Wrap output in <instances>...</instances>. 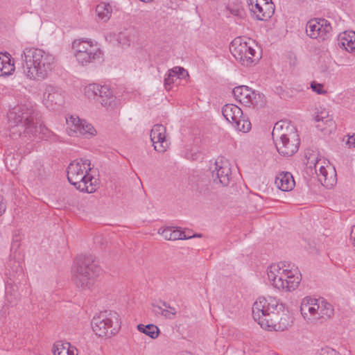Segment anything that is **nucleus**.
Segmentation results:
<instances>
[{"label": "nucleus", "instance_id": "43", "mask_svg": "<svg viewBox=\"0 0 355 355\" xmlns=\"http://www.w3.org/2000/svg\"><path fill=\"white\" fill-rule=\"evenodd\" d=\"M275 265L279 266V268H281V270H283V269H291L293 270H294L295 269H297V268L295 267V265L291 262L281 261Z\"/></svg>", "mask_w": 355, "mask_h": 355}, {"label": "nucleus", "instance_id": "40", "mask_svg": "<svg viewBox=\"0 0 355 355\" xmlns=\"http://www.w3.org/2000/svg\"><path fill=\"white\" fill-rule=\"evenodd\" d=\"M227 8L229 10L230 13L234 16L241 17L243 14V9L241 5H228Z\"/></svg>", "mask_w": 355, "mask_h": 355}, {"label": "nucleus", "instance_id": "14", "mask_svg": "<svg viewBox=\"0 0 355 355\" xmlns=\"http://www.w3.org/2000/svg\"><path fill=\"white\" fill-rule=\"evenodd\" d=\"M293 270L291 269H283L275 264L271 265L267 270L268 279L272 286L279 290H282L286 284V280L291 275H293Z\"/></svg>", "mask_w": 355, "mask_h": 355}, {"label": "nucleus", "instance_id": "26", "mask_svg": "<svg viewBox=\"0 0 355 355\" xmlns=\"http://www.w3.org/2000/svg\"><path fill=\"white\" fill-rule=\"evenodd\" d=\"M11 61L8 53H0V76H8L15 71L14 62Z\"/></svg>", "mask_w": 355, "mask_h": 355}, {"label": "nucleus", "instance_id": "39", "mask_svg": "<svg viewBox=\"0 0 355 355\" xmlns=\"http://www.w3.org/2000/svg\"><path fill=\"white\" fill-rule=\"evenodd\" d=\"M159 304L162 306L165 311H167L168 313V315L171 317V318H168L169 320L174 319L175 316L176 315L177 311L175 307L171 306L168 303H167L165 301L160 300Z\"/></svg>", "mask_w": 355, "mask_h": 355}, {"label": "nucleus", "instance_id": "19", "mask_svg": "<svg viewBox=\"0 0 355 355\" xmlns=\"http://www.w3.org/2000/svg\"><path fill=\"white\" fill-rule=\"evenodd\" d=\"M189 184L194 191L202 195H207L211 191L209 178L205 175H193L189 178Z\"/></svg>", "mask_w": 355, "mask_h": 355}, {"label": "nucleus", "instance_id": "13", "mask_svg": "<svg viewBox=\"0 0 355 355\" xmlns=\"http://www.w3.org/2000/svg\"><path fill=\"white\" fill-rule=\"evenodd\" d=\"M215 169L213 172V181L215 184H220L226 187L230 182L231 175L230 164L225 157H218L214 162Z\"/></svg>", "mask_w": 355, "mask_h": 355}, {"label": "nucleus", "instance_id": "28", "mask_svg": "<svg viewBox=\"0 0 355 355\" xmlns=\"http://www.w3.org/2000/svg\"><path fill=\"white\" fill-rule=\"evenodd\" d=\"M250 10L256 15L257 19L265 21L271 17L274 8L271 9L270 7L263 8L259 3H256V4L253 5L252 8H250Z\"/></svg>", "mask_w": 355, "mask_h": 355}, {"label": "nucleus", "instance_id": "36", "mask_svg": "<svg viewBox=\"0 0 355 355\" xmlns=\"http://www.w3.org/2000/svg\"><path fill=\"white\" fill-rule=\"evenodd\" d=\"M354 35V40H352V37L348 39L345 36L341 38V44L342 46L347 51H352L355 50V33H352Z\"/></svg>", "mask_w": 355, "mask_h": 355}, {"label": "nucleus", "instance_id": "42", "mask_svg": "<svg viewBox=\"0 0 355 355\" xmlns=\"http://www.w3.org/2000/svg\"><path fill=\"white\" fill-rule=\"evenodd\" d=\"M311 88L313 92L318 94H323L326 93V91L323 89V85L318 83L315 81L311 83Z\"/></svg>", "mask_w": 355, "mask_h": 355}, {"label": "nucleus", "instance_id": "27", "mask_svg": "<svg viewBox=\"0 0 355 355\" xmlns=\"http://www.w3.org/2000/svg\"><path fill=\"white\" fill-rule=\"evenodd\" d=\"M317 304H318V315L320 318H330L333 316L334 313V309L333 308V306L325 301L323 299L318 300L317 299Z\"/></svg>", "mask_w": 355, "mask_h": 355}, {"label": "nucleus", "instance_id": "12", "mask_svg": "<svg viewBox=\"0 0 355 355\" xmlns=\"http://www.w3.org/2000/svg\"><path fill=\"white\" fill-rule=\"evenodd\" d=\"M331 31L330 23L324 19H311L306 26V33L313 39L325 40Z\"/></svg>", "mask_w": 355, "mask_h": 355}, {"label": "nucleus", "instance_id": "41", "mask_svg": "<svg viewBox=\"0 0 355 355\" xmlns=\"http://www.w3.org/2000/svg\"><path fill=\"white\" fill-rule=\"evenodd\" d=\"M171 73L175 74L177 78H184L189 76L188 72L181 67H175L171 69Z\"/></svg>", "mask_w": 355, "mask_h": 355}, {"label": "nucleus", "instance_id": "22", "mask_svg": "<svg viewBox=\"0 0 355 355\" xmlns=\"http://www.w3.org/2000/svg\"><path fill=\"white\" fill-rule=\"evenodd\" d=\"M275 184L278 189L283 191H291L295 187L294 178L289 172L279 173L276 176Z\"/></svg>", "mask_w": 355, "mask_h": 355}, {"label": "nucleus", "instance_id": "46", "mask_svg": "<svg viewBox=\"0 0 355 355\" xmlns=\"http://www.w3.org/2000/svg\"><path fill=\"white\" fill-rule=\"evenodd\" d=\"M320 155V152L316 148H309L306 150L304 155Z\"/></svg>", "mask_w": 355, "mask_h": 355}, {"label": "nucleus", "instance_id": "51", "mask_svg": "<svg viewBox=\"0 0 355 355\" xmlns=\"http://www.w3.org/2000/svg\"><path fill=\"white\" fill-rule=\"evenodd\" d=\"M18 247H19V243H18L17 241L13 240V241L12 243L11 250H12L14 248L17 249Z\"/></svg>", "mask_w": 355, "mask_h": 355}, {"label": "nucleus", "instance_id": "49", "mask_svg": "<svg viewBox=\"0 0 355 355\" xmlns=\"http://www.w3.org/2000/svg\"><path fill=\"white\" fill-rule=\"evenodd\" d=\"M350 240L355 246V225L352 226L350 233Z\"/></svg>", "mask_w": 355, "mask_h": 355}, {"label": "nucleus", "instance_id": "50", "mask_svg": "<svg viewBox=\"0 0 355 355\" xmlns=\"http://www.w3.org/2000/svg\"><path fill=\"white\" fill-rule=\"evenodd\" d=\"M248 3L250 8H252L253 5L256 4V3H258V0H248Z\"/></svg>", "mask_w": 355, "mask_h": 355}, {"label": "nucleus", "instance_id": "21", "mask_svg": "<svg viewBox=\"0 0 355 355\" xmlns=\"http://www.w3.org/2000/svg\"><path fill=\"white\" fill-rule=\"evenodd\" d=\"M6 268L9 271V278L13 283L20 282L24 279V273L19 261L10 259L7 262Z\"/></svg>", "mask_w": 355, "mask_h": 355}, {"label": "nucleus", "instance_id": "4", "mask_svg": "<svg viewBox=\"0 0 355 355\" xmlns=\"http://www.w3.org/2000/svg\"><path fill=\"white\" fill-rule=\"evenodd\" d=\"M275 148L281 155H294L298 150L300 139L296 128L290 121L277 122L272 132Z\"/></svg>", "mask_w": 355, "mask_h": 355}, {"label": "nucleus", "instance_id": "35", "mask_svg": "<svg viewBox=\"0 0 355 355\" xmlns=\"http://www.w3.org/2000/svg\"><path fill=\"white\" fill-rule=\"evenodd\" d=\"M233 126L238 130L242 131L243 132H248L251 128V123L249 121L245 120L242 116L241 120H238Z\"/></svg>", "mask_w": 355, "mask_h": 355}, {"label": "nucleus", "instance_id": "34", "mask_svg": "<svg viewBox=\"0 0 355 355\" xmlns=\"http://www.w3.org/2000/svg\"><path fill=\"white\" fill-rule=\"evenodd\" d=\"M314 119L315 121L324 122L329 126H331L334 124L332 119L329 118V113L325 110L321 111L320 112H318Z\"/></svg>", "mask_w": 355, "mask_h": 355}, {"label": "nucleus", "instance_id": "23", "mask_svg": "<svg viewBox=\"0 0 355 355\" xmlns=\"http://www.w3.org/2000/svg\"><path fill=\"white\" fill-rule=\"evenodd\" d=\"M222 113L225 119L231 123L232 125L241 120L243 116V112L241 109L234 104H227L223 107Z\"/></svg>", "mask_w": 355, "mask_h": 355}, {"label": "nucleus", "instance_id": "55", "mask_svg": "<svg viewBox=\"0 0 355 355\" xmlns=\"http://www.w3.org/2000/svg\"><path fill=\"white\" fill-rule=\"evenodd\" d=\"M310 157H306V158H307V162H309V160L310 159Z\"/></svg>", "mask_w": 355, "mask_h": 355}, {"label": "nucleus", "instance_id": "32", "mask_svg": "<svg viewBox=\"0 0 355 355\" xmlns=\"http://www.w3.org/2000/svg\"><path fill=\"white\" fill-rule=\"evenodd\" d=\"M134 31L132 28H127L123 31L119 33L117 40L122 45H130V42L132 40V33Z\"/></svg>", "mask_w": 355, "mask_h": 355}, {"label": "nucleus", "instance_id": "53", "mask_svg": "<svg viewBox=\"0 0 355 355\" xmlns=\"http://www.w3.org/2000/svg\"><path fill=\"white\" fill-rule=\"evenodd\" d=\"M266 1V3H265V7H270L271 9H272V3L270 4L268 3V0H265Z\"/></svg>", "mask_w": 355, "mask_h": 355}, {"label": "nucleus", "instance_id": "5", "mask_svg": "<svg viewBox=\"0 0 355 355\" xmlns=\"http://www.w3.org/2000/svg\"><path fill=\"white\" fill-rule=\"evenodd\" d=\"M91 162L86 157H81L71 162L67 167V180L71 184L82 192L92 193L93 176L89 174L92 170Z\"/></svg>", "mask_w": 355, "mask_h": 355}, {"label": "nucleus", "instance_id": "11", "mask_svg": "<svg viewBox=\"0 0 355 355\" xmlns=\"http://www.w3.org/2000/svg\"><path fill=\"white\" fill-rule=\"evenodd\" d=\"M232 93L236 100L245 106H259L263 104V96L248 86L236 87L233 89Z\"/></svg>", "mask_w": 355, "mask_h": 355}, {"label": "nucleus", "instance_id": "48", "mask_svg": "<svg viewBox=\"0 0 355 355\" xmlns=\"http://www.w3.org/2000/svg\"><path fill=\"white\" fill-rule=\"evenodd\" d=\"M346 144L349 148H355V133L351 136H348Z\"/></svg>", "mask_w": 355, "mask_h": 355}, {"label": "nucleus", "instance_id": "6", "mask_svg": "<svg viewBox=\"0 0 355 355\" xmlns=\"http://www.w3.org/2000/svg\"><path fill=\"white\" fill-rule=\"evenodd\" d=\"M75 283L83 289H89L101 269L92 255H80L75 260Z\"/></svg>", "mask_w": 355, "mask_h": 355}, {"label": "nucleus", "instance_id": "54", "mask_svg": "<svg viewBox=\"0 0 355 355\" xmlns=\"http://www.w3.org/2000/svg\"><path fill=\"white\" fill-rule=\"evenodd\" d=\"M180 355H191V354H190L189 353H187L186 352V353L181 354Z\"/></svg>", "mask_w": 355, "mask_h": 355}, {"label": "nucleus", "instance_id": "52", "mask_svg": "<svg viewBox=\"0 0 355 355\" xmlns=\"http://www.w3.org/2000/svg\"><path fill=\"white\" fill-rule=\"evenodd\" d=\"M320 159H316L315 162H314V168H315V172L317 173V168H318V166L319 164V161Z\"/></svg>", "mask_w": 355, "mask_h": 355}, {"label": "nucleus", "instance_id": "44", "mask_svg": "<svg viewBox=\"0 0 355 355\" xmlns=\"http://www.w3.org/2000/svg\"><path fill=\"white\" fill-rule=\"evenodd\" d=\"M320 355H340L336 350L331 348L322 349Z\"/></svg>", "mask_w": 355, "mask_h": 355}, {"label": "nucleus", "instance_id": "8", "mask_svg": "<svg viewBox=\"0 0 355 355\" xmlns=\"http://www.w3.org/2000/svg\"><path fill=\"white\" fill-rule=\"evenodd\" d=\"M72 48L75 51L77 61L82 65H87L102 58V51L98 43L91 40H75L72 43Z\"/></svg>", "mask_w": 355, "mask_h": 355}, {"label": "nucleus", "instance_id": "38", "mask_svg": "<svg viewBox=\"0 0 355 355\" xmlns=\"http://www.w3.org/2000/svg\"><path fill=\"white\" fill-rule=\"evenodd\" d=\"M153 306V312L156 315H162L164 316L165 318L168 319L171 318V317L168 315V313L167 311H165L161 304H152Z\"/></svg>", "mask_w": 355, "mask_h": 355}, {"label": "nucleus", "instance_id": "10", "mask_svg": "<svg viewBox=\"0 0 355 355\" xmlns=\"http://www.w3.org/2000/svg\"><path fill=\"white\" fill-rule=\"evenodd\" d=\"M84 93L88 98L94 100L107 110H113L116 106V98L107 85L89 84L84 88Z\"/></svg>", "mask_w": 355, "mask_h": 355}, {"label": "nucleus", "instance_id": "17", "mask_svg": "<svg viewBox=\"0 0 355 355\" xmlns=\"http://www.w3.org/2000/svg\"><path fill=\"white\" fill-rule=\"evenodd\" d=\"M67 123L69 125L73 128H70L69 135L72 136L73 134H80L83 135H87L88 137H92L96 135V130L94 127L87 123L85 121L80 119L78 117H73L71 116L69 119H67Z\"/></svg>", "mask_w": 355, "mask_h": 355}, {"label": "nucleus", "instance_id": "29", "mask_svg": "<svg viewBox=\"0 0 355 355\" xmlns=\"http://www.w3.org/2000/svg\"><path fill=\"white\" fill-rule=\"evenodd\" d=\"M301 278L297 275V269L293 270V275L288 277L282 291H294L299 285Z\"/></svg>", "mask_w": 355, "mask_h": 355}, {"label": "nucleus", "instance_id": "47", "mask_svg": "<svg viewBox=\"0 0 355 355\" xmlns=\"http://www.w3.org/2000/svg\"><path fill=\"white\" fill-rule=\"evenodd\" d=\"M34 147H35L34 144H32V143L28 144V145L26 147V149L20 151L19 154L21 155V154L31 153L33 152Z\"/></svg>", "mask_w": 355, "mask_h": 355}, {"label": "nucleus", "instance_id": "33", "mask_svg": "<svg viewBox=\"0 0 355 355\" xmlns=\"http://www.w3.org/2000/svg\"><path fill=\"white\" fill-rule=\"evenodd\" d=\"M21 162L20 157H6L4 163L7 169L12 173L17 170Z\"/></svg>", "mask_w": 355, "mask_h": 355}, {"label": "nucleus", "instance_id": "45", "mask_svg": "<svg viewBox=\"0 0 355 355\" xmlns=\"http://www.w3.org/2000/svg\"><path fill=\"white\" fill-rule=\"evenodd\" d=\"M6 209V202L2 195L0 194V216L4 214Z\"/></svg>", "mask_w": 355, "mask_h": 355}, {"label": "nucleus", "instance_id": "24", "mask_svg": "<svg viewBox=\"0 0 355 355\" xmlns=\"http://www.w3.org/2000/svg\"><path fill=\"white\" fill-rule=\"evenodd\" d=\"M158 234L168 241L184 240L192 237L186 236L185 232L175 229L174 227H160L158 230Z\"/></svg>", "mask_w": 355, "mask_h": 355}, {"label": "nucleus", "instance_id": "18", "mask_svg": "<svg viewBox=\"0 0 355 355\" xmlns=\"http://www.w3.org/2000/svg\"><path fill=\"white\" fill-rule=\"evenodd\" d=\"M318 304H317V299L311 297H306L303 299L301 306L300 311L305 320H315L319 319L318 315Z\"/></svg>", "mask_w": 355, "mask_h": 355}, {"label": "nucleus", "instance_id": "31", "mask_svg": "<svg viewBox=\"0 0 355 355\" xmlns=\"http://www.w3.org/2000/svg\"><path fill=\"white\" fill-rule=\"evenodd\" d=\"M96 12L100 19L107 21L111 16L112 8L110 4L101 3L96 6Z\"/></svg>", "mask_w": 355, "mask_h": 355}, {"label": "nucleus", "instance_id": "20", "mask_svg": "<svg viewBox=\"0 0 355 355\" xmlns=\"http://www.w3.org/2000/svg\"><path fill=\"white\" fill-rule=\"evenodd\" d=\"M317 174L320 182L327 189H331L336 183V172L331 166H320Z\"/></svg>", "mask_w": 355, "mask_h": 355}, {"label": "nucleus", "instance_id": "9", "mask_svg": "<svg viewBox=\"0 0 355 355\" xmlns=\"http://www.w3.org/2000/svg\"><path fill=\"white\" fill-rule=\"evenodd\" d=\"M230 51L236 60L246 67L250 66L259 58L256 55L257 52L250 42H248L245 38L241 37H236L232 40L230 46Z\"/></svg>", "mask_w": 355, "mask_h": 355}, {"label": "nucleus", "instance_id": "15", "mask_svg": "<svg viewBox=\"0 0 355 355\" xmlns=\"http://www.w3.org/2000/svg\"><path fill=\"white\" fill-rule=\"evenodd\" d=\"M43 102L47 107L54 109V105H61L64 103L62 90L51 85H44Z\"/></svg>", "mask_w": 355, "mask_h": 355}, {"label": "nucleus", "instance_id": "1", "mask_svg": "<svg viewBox=\"0 0 355 355\" xmlns=\"http://www.w3.org/2000/svg\"><path fill=\"white\" fill-rule=\"evenodd\" d=\"M37 113L32 107L20 105L8 113L9 135L12 139L23 137L33 139L37 136L40 139L50 137L51 131L46 127L37 125Z\"/></svg>", "mask_w": 355, "mask_h": 355}, {"label": "nucleus", "instance_id": "30", "mask_svg": "<svg viewBox=\"0 0 355 355\" xmlns=\"http://www.w3.org/2000/svg\"><path fill=\"white\" fill-rule=\"evenodd\" d=\"M137 329L153 339L157 338L159 334V328L153 324L147 325L139 324L137 325Z\"/></svg>", "mask_w": 355, "mask_h": 355}, {"label": "nucleus", "instance_id": "3", "mask_svg": "<svg viewBox=\"0 0 355 355\" xmlns=\"http://www.w3.org/2000/svg\"><path fill=\"white\" fill-rule=\"evenodd\" d=\"M21 57L24 73L32 80L45 79L54 67L53 55L40 49L26 48Z\"/></svg>", "mask_w": 355, "mask_h": 355}, {"label": "nucleus", "instance_id": "7", "mask_svg": "<svg viewBox=\"0 0 355 355\" xmlns=\"http://www.w3.org/2000/svg\"><path fill=\"white\" fill-rule=\"evenodd\" d=\"M91 325L98 336H112L121 328L119 315L116 311H105L93 318Z\"/></svg>", "mask_w": 355, "mask_h": 355}, {"label": "nucleus", "instance_id": "25", "mask_svg": "<svg viewBox=\"0 0 355 355\" xmlns=\"http://www.w3.org/2000/svg\"><path fill=\"white\" fill-rule=\"evenodd\" d=\"M77 349L68 342L62 340L54 343L52 352L54 355H77Z\"/></svg>", "mask_w": 355, "mask_h": 355}, {"label": "nucleus", "instance_id": "2", "mask_svg": "<svg viewBox=\"0 0 355 355\" xmlns=\"http://www.w3.org/2000/svg\"><path fill=\"white\" fill-rule=\"evenodd\" d=\"M283 308L278 300L272 297H260L252 306V317L260 326L267 330L284 331L291 325L292 319L288 314L279 315L277 308Z\"/></svg>", "mask_w": 355, "mask_h": 355}, {"label": "nucleus", "instance_id": "37", "mask_svg": "<svg viewBox=\"0 0 355 355\" xmlns=\"http://www.w3.org/2000/svg\"><path fill=\"white\" fill-rule=\"evenodd\" d=\"M178 79L177 77L173 73H171V69L168 70L166 76L164 78V87L166 90L169 91L172 85L174 83L175 80Z\"/></svg>", "mask_w": 355, "mask_h": 355}, {"label": "nucleus", "instance_id": "16", "mask_svg": "<svg viewBox=\"0 0 355 355\" xmlns=\"http://www.w3.org/2000/svg\"><path fill=\"white\" fill-rule=\"evenodd\" d=\"M150 140L157 153H164L169 145L166 139V128L162 124L155 125L150 131Z\"/></svg>", "mask_w": 355, "mask_h": 355}]
</instances>
